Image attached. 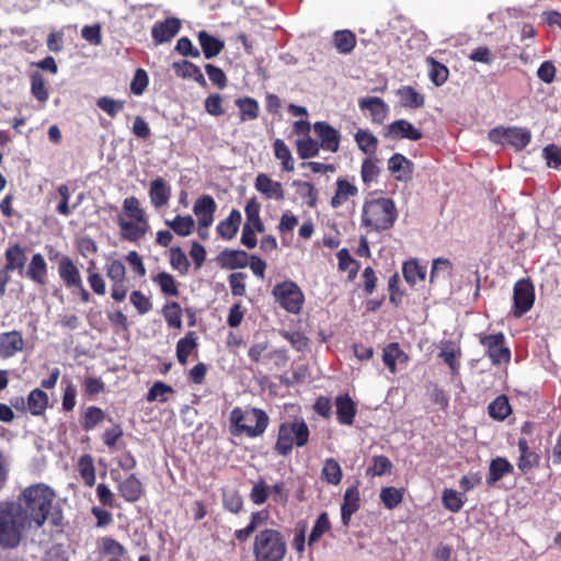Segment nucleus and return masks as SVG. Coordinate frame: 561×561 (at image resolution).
Listing matches in <instances>:
<instances>
[{
  "instance_id": "1",
  "label": "nucleus",
  "mask_w": 561,
  "mask_h": 561,
  "mask_svg": "<svg viewBox=\"0 0 561 561\" xmlns=\"http://www.w3.org/2000/svg\"><path fill=\"white\" fill-rule=\"evenodd\" d=\"M55 499L56 493L50 486L37 483L22 490L16 500L0 502V548L16 549L25 533L41 529L49 515L53 525L58 526L61 514L51 513Z\"/></svg>"
},
{
  "instance_id": "2",
  "label": "nucleus",
  "mask_w": 561,
  "mask_h": 561,
  "mask_svg": "<svg viewBox=\"0 0 561 561\" xmlns=\"http://www.w3.org/2000/svg\"><path fill=\"white\" fill-rule=\"evenodd\" d=\"M398 209L389 197L366 199L363 204L360 226L369 232H383L393 228Z\"/></svg>"
},
{
  "instance_id": "3",
  "label": "nucleus",
  "mask_w": 561,
  "mask_h": 561,
  "mask_svg": "<svg viewBox=\"0 0 561 561\" xmlns=\"http://www.w3.org/2000/svg\"><path fill=\"white\" fill-rule=\"evenodd\" d=\"M229 421L233 436L245 435L249 438L262 436L270 424L267 413L259 408L236 407L230 412Z\"/></svg>"
},
{
  "instance_id": "4",
  "label": "nucleus",
  "mask_w": 561,
  "mask_h": 561,
  "mask_svg": "<svg viewBox=\"0 0 561 561\" xmlns=\"http://www.w3.org/2000/svg\"><path fill=\"white\" fill-rule=\"evenodd\" d=\"M286 553L287 542L278 529L264 528L255 534L252 543L254 561H283Z\"/></svg>"
},
{
  "instance_id": "5",
  "label": "nucleus",
  "mask_w": 561,
  "mask_h": 561,
  "mask_svg": "<svg viewBox=\"0 0 561 561\" xmlns=\"http://www.w3.org/2000/svg\"><path fill=\"white\" fill-rule=\"evenodd\" d=\"M310 438V430L304 419L282 422L278 426L274 451L283 457L291 454L294 447H305Z\"/></svg>"
},
{
  "instance_id": "6",
  "label": "nucleus",
  "mask_w": 561,
  "mask_h": 561,
  "mask_svg": "<svg viewBox=\"0 0 561 561\" xmlns=\"http://www.w3.org/2000/svg\"><path fill=\"white\" fill-rule=\"evenodd\" d=\"M489 139L496 145H508L515 150L520 151L530 142L531 133L526 127L497 126L489 131Z\"/></svg>"
},
{
  "instance_id": "7",
  "label": "nucleus",
  "mask_w": 561,
  "mask_h": 561,
  "mask_svg": "<svg viewBox=\"0 0 561 561\" xmlns=\"http://www.w3.org/2000/svg\"><path fill=\"white\" fill-rule=\"evenodd\" d=\"M273 296L279 306L289 313L297 314L301 311L305 296L300 287L293 280L276 284Z\"/></svg>"
},
{
  "instance_id": "8",
  "label": "nucleus",
  "mask_w": 561,
  "mask_h": 561,
  "mask_svg": "<svg viewBox=\"0 0 561 561\" xmlns=\"http://www.w3.org/2000/svg\"><path fill=\"white\" fill-rule=\"evenodd\" d=\"M479 343L484 347L485 355L493 365L508 364L511 360V350L506 345V337L503 332L495 334H477Z\"/></svg>"
},
{
  "instance_id": "9",
  "label": "nucleus",
  "mask_w": 561,
  "mask_h": 561,
  "mask_svg": "<svg viewBox=\"0 0 561 561\" xmlns=\"http://www.w3.org/2000/svg\"><path fill=\"white\" fill-rule=\"evenodd\" d=\"M535 304V287L530 279L517 280L513 288V307L511 313L515 318H522Z\"/></svg>"
},
{
  "instance_id": "10",
  "label": "nucleus",
  "mask_w": 561,
  "mask_h": 561,
  "mask_svg": "<svg viewBox=\"0 0 561 561\" xmlns=\"http://www.w3.org/2000/svg\"><path fill=\"white\" fill-rule=\"evenodd\" d=\"M313 131L320 139V147L330 152H337L340 149L341 134L337 129L324 121L313 124Z\"/></svg>"
},
{
  "instance_id": "11",
  "label": "nucleus",
  "mask_w": 561,
  "mask_h": 561,
  "mask_svg": "<svg viewBox=\"0 0 561 561\" xmlns=\"http://www.w3.org/2000/svg\"><path fill=\"white\" fill-rule=\"evenodd\" d=\"M181 20L174 16L157 21L151 28V37L156 45L170 42L180 32Z\"/></svg>"
},
{
  "instance_id": "12",
  "label": "nucleus",
  "mask_w": 561,
  "mask_h": 561,
  "mask_svg": "<svg viewBox=\"0 0 561 561\" xmlns=\"http://www.w3.org/2000/svg\"><path fill=\"white\" fill-rule=\"evenodd\" d=\"M217 204L213 196L203 194L199 196L193 206V213L197 218L198 226L202 228H209L214 222Z\"/></svg>"
},
{
  "instance_id": "13",
  "label": "nucleus",
  "mask_w": 561,
  "mask_h": 561,
  "mask_svg": "<svg viewBox=\"0 0 561 561\" xmlns=\"http://www.w3.org/2000/svg\"><path fill=\"white\" fill-rule=\"evenodd\" d=\"M121 238L128 242H139L149 230V221L127 220L123 216L117 217Z\"/></svg>"
},
{
  "instance_id": "14",
  "label": "nucleus",
  "mask_w": 561,
  "mask_h": 561,
  "mask_svg": "<svg viewBox=\"0 0 561 561\" xmlns=\"http://www.w3.org/2000/svg\"><path fill=\"white\" fill-rule=\"evenodd\" d=\"M385 137L390 139H408L417 141L423 137L422 131L407 119H397L387 126Z\"/></svg>"
},
{
  "instance_id": "15",
  "label": "nucleus",
  "mask_w": 561,
  "mask_h": 561,
  "mask_svg": "<svg viewBox=\"0 0 561 561\" xmlns=\"http://www.w3.org/2000/svg\"><path fill=\"white\" fill-rule=\"evenodd\" d=\"M336 420L341 425L352 426L357 414V404L348 393L335 398Z\"/></svg>"
},
{
  "instance_id": "16",
  "label": "nucleus",
  "mask_w": 561,
  "mask_h": 561,
  "mask_svg": "<svg viewBox=\"0 0 561 561\" xmlns=\"http://www.w3.org/2000/svg\"><path fill=\"white\" fill-rule=\"evenodd\" d=\"M24 350V339L20 331L0 333V358L7 359Z\"/></svg>"
},
{
  "instance_id": "17",
  "label": "nucleus",
  "mask_w": 561,
  "mask_h": 561,
  "mask_svg": "<svg viewBox=\"0 0 561 561\" xmlns=\"http://www.w3.org/2000/svg\"><path fill=\"white\" fill-rule=\"evenodd\" d=\"M58 275L68 289H72L83 282L78 266L68 255L60 257L58 262Z\"/></svg>"
},
{
  "instance_id": "18",
  "label": "nucleus",
  "mask_w": 561,
  "mask_h": 561,
  "mask_svg": "<svg viewBox=\"0 0 561 561\" xmlns=\"http://www.w3.org/2000/svg\"><path fill=\"white\" fill-rule=\"evenodd\" d=\"M358 106L362 111L369 112L375 124H382L389 113V106L378 96L362 98L358 100Z\"/></svg>"
},
{
  "instance_id": "19",
  "label": "nucleus",
  "mask_w": 561,
  "mask_h": 561,
  "mask_svg": "<svg viewBox=\"0 0 561 561\" xmlns=\"http://www.w3.org/2000/svg\"><path fill=\"white\" fill-rule=\"evenodd\" d=\"M5 264L3 270L9 274L13 271H22L27 261L26 249L20 243L10 244L4 252Z\"/></svg>"
},
{
  "instance_id": "20",
  "label": "nucleus",
  "mask_w": 561,
  "mask_h": 561,
  "mask_svg": "<svg viewBox=\"0 0 561 561\" xmlns=\"http://www.w3.org/2000/svg\"><path fill=\"white\" fill-rule=\"evenodd\" d=\"M254 187L266 198L282 201L285 197L284 188L280 182L273 181L267 174H257Z\"/></svg>"
},
{
  "instance_id": "21",
  "label": "nucleus",
  "mask_w": 561,
  "mask_h": 561,
  "mask_svg": "<svg viewBox=\"0 0 561 561\" xmlns=\"http://www.w3.org/2000/svg\"><path fill=\"white\" fill-rule=\"evenodd\" d=\"M217 260L224 268H244L249 264V254L244 250L225 249L218 254Z\"/></svg>"
},
{
  "instance_id": "22",
  "label": "nucleus",
  "mask_w": 561,
  "mask_h": 561,
  "mask_svg": "<svg viewBox=\"0 0 561 561\" xmlns=\"http://www.w3.org/2000/svg\"><path fill=\"white\" fill-rule=\"evenodd\" d=\"M268 518L270 512L267 510L253 512L251 514L249 524L244 528L234 530V539L239 543H244L259 527L267 523Z\"/></svg>"
},
{
  "instance_id": "23",
  "label": "nucleus",
  "mask_w": 561,
  "mask_h": 561,
  "mask_svg": "<svg viewBox=\"0 0 561 561\" xmlns=\"http://www.w3.org/2000/svg\"><path fill=\"white\" fill-rule=\"evenodd\" d=\"M359 506H360V497H359L358 488L357 486L347 488L344 493L343 503L341 506V517H342L343 525L348 526L353 514L359 510Z\"/></svg>"
},
{
  "instance_id": "24",
  "label": "nucleus",
  "mask_w": 561,
  "mask_h": 561,
  "mask_svg": "<svg viewBox=\"0 0 561 561\" xmlns=\"http://www.w3.org/2000/svg\"><path fill=\"white\" fill-rule=\"evenodd\" d=\"M388 170L398 181L409 180L413 173V163L402 153H394L388 160Z\"/></svg>"
},
{
  "instance_id": "25",
  "label": "nucleus",
  "mask_w": 561,
  "mask_h": 561,
  "mask_svg": "<svg viewBox=\"0 0 561 561\" xmlns=\"http://www.w3.org/2000/svg\"><path fill=\"white\" fill-rule=\"evenodd\" d=\"M149 197L154 208H161L169 203L171 197V187L162 178L151 181L149 188Z\"/></svg>"
},
{
  "instance_id": "26",
  "label": "nucleus",
  "mask_w": 561,
  "mask_h": 561,
  "mask_svg": "<svg viewBox=\"0 0 561 561\" xmlns=\"http://www.w3.org/2000/svg\"><path fill=\"white\" fill-rule=\"evenodd\" d=\"M241 221V213L238 209H232L226 219L218 222L216 231L220 238L231 240L237 236Z\"/></svg>"
},
{
  "instance_id": "27",
  "label": "nucleus",
  "mask_w": 561,
  "mask_h": 561,
  "mask_svg": "<svg viewBox=\"0 0 561 561\" xmlns=\"http://www.w3.org/2000/svg\"><path fill=\"white\" fill-rule=\"evenodd\" d=\"M47 263L41 253H35L26 270V276L37 285L45 286L47 284Z\"/></svg>"
},
{
  "instance_id": "28",
  "label": "nucleus",
  "mask_w": 561,
  "mask_h": 561,
  "mask_svg": "<svg viewBox=\"0 0 561 561\" xmlns=\"http://www.w3.org/2000/svg\"><path fill=\"white\" fill-rule=\"evenodd\" d=\"M517 445L520 454L517 462L518 469L522 472L527 473L531 469L538 467L540 457L537 453L530 450L527 439L519 438Z\"/></svg>"
},
{
  "instance_id": "29",
  "label": "nucleus",
  "mask_w": 561,
  "mask_h": 561,
  "mask_svg": "<svg viewBox=\"0 0 561 561\" xmlns=\"http://www.w3.org/2000/svg\"><path fill=\"white\" fill-rule=\"evenodd\" d=\"M399 103L404 108L416 110L425 104V96L411 85H402L396 91Z\"/></svg>"
},
{
  "instance_id": "30",
  "label": "nucleus",
  "mask_w": 561,
  "mask_h": 561,
  "mask_svg": "<svg viewBox=\"0 0 561 561\" xmlns=\"http://www.w3.org/2000/svg\"><path fill=\"white\" fill-rule=\"evenodd\" d=\"M335 184V194L332 196L330 201V205L332 208H339L350 197H354L358 194V188L344 178H339Z\"/></svg>"
},
{
  "instance_id": "31",
  "label": "nucleus",
  "mask_w": 561,
  "mask_h": 561,
  "mask_svg": "<svg viewBox=\"0 0 561 561\" xmlns=\"http://www.w3.org/2000/svg\"><path fill=\"white\" fill-rule=\"evenodd\" d=\"M176 76L184 79H193L201 87H206L207 82L199 67L188 60L175 61L172 65Z\"/></svg>"
},
{
  "instance_id": "32",
  "label": "nucleus",
  "mask_w": 561,
  "mask_h": 561,
  "mask_svg": "<svg viewBox=\"0 0 561 561\" xmlns=\"http://www.w3.org/2000/svg\"><path fill=\"white\" fill-rule=\"evenodd\" d=\"M119 495L127 502H136L142 495V483L131 473L118 485Z\"/></svg>"
},
{
  "instance_id": "33",
  "label": "nucleus",
  "mask_w": 561,
  "mask_h": 561,
  "mask_svg": "<svg viewBox=\"0 0 561 561\" xmlns=\"http://www.w3.org/2000/svg\"><path fill=\"white\" fill-rule=\"evenodd\" d=\"M197 38L206 59L218 56L225 48V43L206 31H199Z\"/></svg>"
},
{
  "instance_id": "34",
  "label": "nucleus",
  "mask_w": 561,
  "mask_h": 561,
  "mask_svg": "<svg viewBox=\"0 0 561 561\" xmlns=\"http://www.w3.org/2000/svg\"><path fill=\"white\" fill-rule=\"evenodd\" d=\"M514 471L513 465L503 457H496L491 460L489 466V474L486 477L488 485H494L505 474H511Z\"/></svg>"
},
{
  "instance_id": "35",
  "label": "nucleus",
  "mask_w": 561,
  "mask_h": 561,
  "mask_svg": "<svg viewBox=\"0 0 561 561\" xmlns=\"http://www.w3.org/2000/svg\"><path fill=\"white\" fill-rule=\"evenodd\" d=\"M354 139L360 151L368 154V157L376 156L379 141L378 138L370 130L359 128L355 133Z\"/></svg>"
},
{
  "instance_id": "36",
  "label": "nucleus",
  "mask_w": 561,
  "mask_h": 561,
  "mask_svg": "<svg viewBox=\"0 0 561 561\" xmlns=\"http://www.w3.org/2000/svg\"><path fill=\"white\" fill-rule=\"evenodd\" d=\"M198 346L197 336L194 331H190L176 343V358L181 365H186L188 356Z\"/></svg>"
},
{
  "instance_id": "37",
  "label": "nucleus",
  "mask_w": 561,
  "mask_h": 561,
  "mask_svg": "<svg viewBox=\"0 0 561 561\" xmlns=\"http://www.w3.org/2000/svg\"><path fill=\"white\" fill-rule=\"evenodd\" d=\"M236 106L240 110V122L254 121L260 115L259 102L250 96L238 98L234 101Z\"/></svg>"
},
{
  "instance_id": "38",
  "label": "nucleus",
  "mask_w": 561,
  "mask_h": 561,
  "mask_svg": "<svg viewBox=\"0 0 561 561\" xmlns=\"http://www.w3.org/2000/svg\"><path fill=\"white\" fill-rule=\"evenodd\" d=\"M48 402L47 393L39 388L32 390L27 396V408L34 416L43 415L48 407Z\"/></svg>"
},
{
  "instance_id": "39",
  "label": "nucleus",
  "mask_w": 561,
  "mask_h": 561,
  "mask_svg": "<svg viewBox=\"0 0 561 561\" xmlns=\"http://www.w3.org/2000/svg\"><path fill=\"white\" fill-rule=\"evenodd\" d=\"M164 224L180 237H187L195 229V221L191 215H176L172 220H165Z\"/></svg>"
},
{
  "instance_id": "40",
  "label": "nucleus",
  "mask_w": 561,
  "mask_h": 561,
  "mask_svg": "<svg viewBox=\"0 0 561 561\" xmlns=\"http://www.w3.org/2000/svg\"><path fill=\"white\" fill-rule=\"evenodd\" d=\"M274 156L282 163V169L285 172H291L295 169V162L290 149L280 138L273 142Z\"/></svg>"
},
{
  "instance_id": "41",
  "label": "nucleus",
  "mask_w": 561,
  "mask_h": 561,
  "mask_svg": "<svg viewBox=\"0 0 561 561\" xmlns=\"http://www.w3.org/2000/svg\"><path fill=\"white\" fill-rule=\"evenodd\" d=\"M333 44L340 54H350L356 46V36L350 30L336 31L333 34Z\"/></svg>"
},
{
  "instance_id": "42",
  "label": "nucleus",
  "mask_w": 561,
  "mask_h": 561,
  "mask_svg": "<svg viewBox=\"0 0 561 561\" xmlns=\"http://www.w3.org/2000/svg\"><path fill=\"white\" fill-rule=\"evenodd\" d=\"M244 211L247 216V222L244 225H250V227L256 229L260 233L264 232L265 227L260 217L261 204L255 197H251L247 202Z\"/></svg>"
},
{
  "instance_id": "43",
  "label": "nucleus",
  "mask_w": 561,
  "mask_h": 561,
  "mask_svg": "<svg viewBox=\"0 0 561 561\" xmlns=\"http://www.w3.org/2000/svg\"><path fill=\"white\" fill-rule=\"evenodd\" d=\"M78 471L87 486L92 488L95 484V467L91 455L84 454L79 458Z\"/></svg>"
},
{
  "instance_id": "44",
  "label": "nucleus",
  "mask_w": 561,
  "mask_h": 561,
  "mask_svg": "<svg viewBox=\"0 0 561 561\" xmlns=\"http://www.w3.org/2000/svg\"><path fill=\"white\" fill-rule=\"evenodd\" d=\"M152 282L157 286H159L161 293L164 296L178 297L180 295L176 280L168 272L158 273L156 276L152 277Z\"/></svg>"
},
{
  "instance_id": "45",
  "label": "nucleus",
  "mask_w": 561,
  "mask_h": 561,
  "mask_svg": "<svg viewBox=\"0 0 561 561\" xmlns=\"http://www.w3.org/2000/svg\"><path fill=\"white\" fill-rule=\"evenodd\" d=\"M162 314L169 328L182 329V308L176 301H167Z\"/></svg>"
},
{
  "instance_id": "46",
  "label": "nucleus",
  "mask_w": 561,
  "mask_h": 561,
  "mask_svg": "<svg viewBox=\"0 0 561 561\" xmlns=\"http://www.w3.org/2000/svg\"><path fill=\"white\" fill-rule=\"evenodd\" d=\"M426 62L430 67L428 77L433 84H435L436 87L443 85L448 80V68L433 57H427Z\"/></svg>"
},
{
  "instance_id": "47",
  "label": "nucleus",
  "mask_w": 561,
  "mask_h": 561,
  "mask_svg": "<svg viewBox=\"0 0 561 561\" xmlns=\"http://www.w3.org/2000/svg\"><path fill=\"white\" fill-rule=\"evenodd\" d=\"M332 528L329 515L327 512H322L316 519L311 533L308 537V546L312 547L320 538L330 531Z\"/></svg>"
},
{
  "instance_id": "48",
  "label": "nucleus",
  "mask_w": 561,
  "mask_h": 561,
  "mask_svg": "<svg viewBox=\"0 0 561 561\" xmlns=\"http://www.w3.org/2000/svg\"><path fill=\"white\" fill-rule=\"evenodd\" d=\"M123 213L127 220L148 221L146 211L140 207L136 196H129L123 202Z\"/></svg>"
},
{
  "instance_id": "49",
  "label": "nucleus",
  "mask_w": 561,
  "mask_h": 561,
  "mask_svg": "<svg viewBox=\"0 0 561 561\" xmlns=\"http://www.w3.org/2000/svg\"><path fill=\"white\" fill-rule=\"evenodd\" d=\"M489 415L497 421H504L511 413L512 409L506 396L502 394L495 398L488 407Z\"/></svg>"
},
{
  "instance_id": "50",
  "label": "nucleus",
  "mask_w": 561,
  "mask_h": 561,
  "mask_svg": "<svg viewBox=\"0 0 561 561\" xmlns=\"http://www.w3.org/2000/svg\"><path fill=\"white\" fill-rule=\"evenodd\" d=\"M321 479L329 484L336 485L342 480V469L334 458H328L321 470Z\"/></svg>"
},
{
  "instance_id": "51",
  "label": "nucleus",
  "mask_w": 561,
  "mask_h": 561,
  "mask_svg": "<svg viewBox=\"0 0 561 561\" xmlns=\"http://www.w3.org/2000/svg\"><path fill=\"white\" fill-rule=\"evenodd\" d=\"M402 273L405 282L413 286L419 280L425 279L426 270L416 260H410L403 264Z\"/></svg>"
},
{
  "instance_id": "52",
  "label": "nucleus",
  "mask_w": 561,
  "mask_h": 561,
  "mask_svg": "<svg viewBox=\"0 0 561 561\" xmlns=\"http://www.w3.org/2000/svg\"><path fill=\"white\" fill-rule=\"evenodd\" d=\"M293 185L297 188V194L306 201L310 208H314L318 203V191L310 182L295 180Z\"/></svg>"
},
{
  "instance_id": "53",
  "label": "nucleus",
  "mask_w": 561,
  "mask_h": 561,
  "mask_svg": "<svg viewBox=\"0 0 561 561\" xmlns=\"http://www.w3.org/2000/svg\"><path fill=\"white\" fill-rule=\"evenodd\" d=\"M466 500L467 497L465 496V494L459 493L454 489H445L443 491V506L453 513H458L466 503Z\"/></svg>"
},
{
  "instance_id": "54",
  "label": "nucleus",
  "mask_w": 561,
  "mask_h": 561,
  "mask_svg": "<svg viewBox=\"0 0 561 561\" xmlns=\"http://www.w3.org/2000/svg\"><path fill=\"white\" fill-rule=\"evenodd\" d=\"M336 257L339 261V270L342 272L347 271L348 279L353 280L359 270V263L351 256L350 251L346 248L341 249L336 253Z\"/></svg>"
},
{
  "instance_id": "55",
  "label": "nucleus",
  "mask_w": 561,
  "mask_h": 561,
  "mask_svg": "<svg viewBox=\"0 0 561 561\" xmlns=\"http://www.w3.org/2000/svg\"><path fill=\"white\" fill-rule=\"evenodd\" d=\"M379 174L380 168L378 167V159L376 156L365 158L360 167L362 181L369 185L378 179Z\"/></svg>"
},
{
  "instance_id": "56",
  "label": "nucleus",
  "mask_w": 561,
  "mask_h": 561,
  "mask_svg": "<svg viewBox=\"0 0 561 561\" xmlns=\"http://www.w3.org/2000/svg\"><path fill=\"white\" fill-rule=\"evenodd\" d=\"M296 147L299 158L304 160L317 157L321 149L319 142L312 139L310 136L297 140Z\"/></svg>"
},
{
  "instance_id": "57",
  "label": "nucleus",
  "mask_w": 561,
  "mask_h": 561,
  "mask_svg": "<svg viewBox=\"0 0 561 561\" xmlns=\"http://www.w3.org/2000/svg\"><path fill=\"white\" fill-rule=\"evenodd\" d=\"M170 264L171 267L178 271L181 275H185L190 270V261L180 247H173L170 249Z\"/></svg>"
},
{
  "instance_id": "58",
  "label": "nucleus",
  "mask_w": 561,
  "mask_h": 561,
  "mask_svg": "<svg viewBox=\"0 0 561 561\" xmlns=\"http://www.w3.org/2000/svg\"><path fill=\"white\" fill-rule=\"evenodd\" d=\"M401 356H404V353L397 342L389 343L383 348L382 360L392 374L397 371V359Z\"/></svg>"
},
{
  "instance_id": "59",
  "label": "nucleus",
  "mask_w": 561,
  "mask_h": 561,
  "mask_svg": "<svg viewBox=\"0 0 561 561\" xmlns=\"http://www.w3.org/2000/svg\"><path fill=\"white\" fill-rule=\"evenodd\" d=\"M380 500L385 507L393 510L403 501V490L394 486H386L380 491Z\"/></svg>"
},
{
  "instance_id": "60",
  "label": "nucleus",
  "mask_w": 561,
  "mask_h": 561,
  "mask_svg": "<svg viewBox=\"0 0 561 561\" xmlns=\"http://www.w3.org/2000/svg\"><path fill=\"white\" fill-rule=\"evenodd\" d=\"M105 274L112 283H126V267L119 260H111L105 264Z\"/></svg>"
},
{
  "instance_id": "61",
  "label": "nucleus",
  "mask_w": 561,
  "mask_h": 561,
  "mask_svg": "<svg viewBox=\"0 0 561 561\" xmlns=\"http://www.w3.org/2000/svg\"><path fill=\"white\" fill-rule=\"evenodd\" d=\"M172 393H174V389L171 386L162 381H156L147 393V401H159L164 403L168 401V394Z\"/></svg>"
},
{
  "instance_id": "62",
  "label": "nucleus",
  "mask_w": 561,
  "mask_h": 561,
  "mask_svg": "<svg viewBox=\"0 0 561 561\" xmlns=\"http://www.w3.org/2000/svg\"><path fill=\"white\" fill-rule=\"evenodd\" d=\"M280 335L286 339L297 352L309 348L310 339L300 331H282Z\"/></svg>"
},
{
  "instance_id": "63",
  "label": "nucleus",
  "mask_w": 561,
  "mask_h": 561,
  "mask_svg": "<svg viewBox=\"0 0 561 561\" xmlns=\"http://www.w3.org/2000/svg\"><path fill=\"white\" fill-rule=\"evenodd\" d=\"M105 419L104 411L99 407H89L83 415L82 427L84 431H92Z\"/></svg>"
},
{
  "instance_id": "64",
  "label": "nucleus",
  "mask_w": 561,
  "mask_h": 561,
  "mask_svg": "<svg viewBox=\"0 0 561 561\" xmlns=\"http://www.w3.org/2000/svg\"><path fill=\"white\" fill-rule=\"evenodd\" d=\"M31 92L32 95L39 102H46L49 98L45 79L38 72H35L31 76Z\"/></svg>"
}]
</instances>
